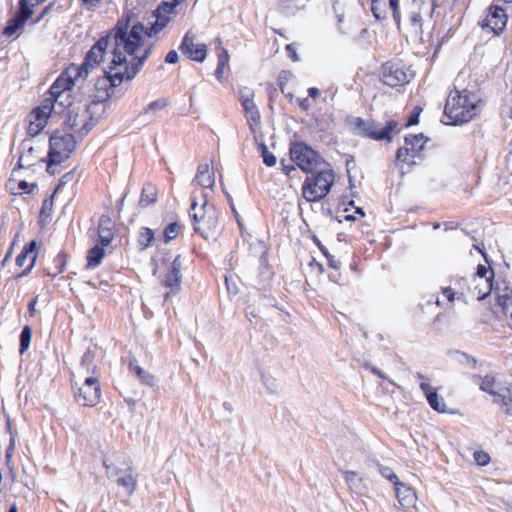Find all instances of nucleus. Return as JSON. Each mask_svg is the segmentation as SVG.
Listing matches in <instances>:
<instances>
[{"label": "nucleus", "mask_w": 512, "mask_h": 512, "mask_svg": "<svg viewBox=\"0 0 512 512\" xmlns=\"http://www.w3.org/2000/svg\"><path fill=\"white\" fill-rule=\"evenodd\" d=\"M168 23V18L158 16L155 23L151 27L146 28L141 22L132 24L130 13H123L115 26L109 29L105 35L101 36L92 45L86 53L83 62L80 65L71 63L60 73V76L74 88L76 81L86 79L89 73L104 61L111 41V59H114V53L118 44L128 42L131 45L129 50L131 48L136 50L134 52H126L120 49L124 60L128 61V63L138 61L145 63L154 47L151 38L162 31Z\"/></svg>", "instance_id": "f257e3e1"}, {"label": "nucleus", "mask_w": 512, "mask_h": 512, "mask_svg": "<svg viewBox=\"0 0 512 512\" xmlns=\"http://www.w3.org/2000/svg\"><path fill=\"white\" fill-rule=\"evenodd\" d=\"M130 46L128 42L118 44L116 52L114 53V59L110 60L107 70L102 76L95 80L92 94L94 103L106 102L114 94L115 88L119 87L125 81L134 79L139 73L144 63L140 61L128 63V61H125L121 56L120 49L127 52ZM135 50V48H131L130 52H134Z\"/></svg>", "instance_id": "f03ea898"}, {"label": "nucleus", "mask_w": 512, "mask_h": 512, "mask_svg": "<svg viewBox=\"0 0 512 512\" xmlns=\"http://www.w3.org/2000/svg\"><path fill=\"white\" fill-rule=\"evenodd\" d=\"M481 100L474 92L467 89L451 90L446 100L442 122L457 126L469 122L480 113Z\"/></svg>", "instance_id": "7ed1b4c3"}, {"label": "nucleus", "mask_w": 512, "mask_h": 512, "mask_svg": "<svg viewBox=\"0 0 512 512\" xmlns=\"http://www.w3.org/2000/svg\"><path fill=\"white\" fill-rule=\"evenodd\" d=\"M73 87L60 75L56 78V80L52 83L48 91L45 93L44 98L41 103L34 107L28 115L29 126H34L35 128H45L49 118L52 115L55 104L60 103L63 105L60 100L61 97L67 93L71 92Z\"/></svg>", "instance_id": "20e7f679"}, {"label": "nucleus", "mask_w": 512, "mask_h": 512, "mask_svg": "<svg viewBox=\"0 0 512 512\" xmlns=\"http://www.w3.org/2000/svg\"><path fill=\"white\" fill-rule=\"evenodd\" d=\"M204 198H206L205 195ZM189 216L192 220L194 231L203 238L209 239L216 235L219 225V213L212 204L208 203L207 199H204L201 205H198L196 199H193Z\"/></svg>", "instance_id": "39448f33"}, {"label": "nucleus", "mask_w": 512, "mask_h": 512, "mask_svg": "<svg viewBox=\"0 0 512 512\" xmlns=\"http://www.w3.org/2000/svg\"><path fill=\"white\" fill-rule=\"evenodd\" d=\"M49 143L47 172L55 174L57 172L55 167L67 160L74 151L76 140L67 130H55L49 137Z\"/></svg>", "instance_id": "423d86ee"}, {"label": "nucleus", "mask_w": 512, "mask_h": 512, "mask_svg": "<svg viewBox=\"0 0 512 512\" xmlns=\"http://www.w3.org/2000/svg\"><path fill=\"white\" fill-rule=\"evenodd\" d=\"M415 73L402 60L392 59L384 62L379 69L380 81L391 88L399 89L411 82Z\"/></svg>", "instance_id": "0eeeda50"}, {"label": "nucleus", "mask_w": 512, "mask_h": 512, "mask_svg": "<svg viewBox=\"0 0 512 512\" xmlns=\"http://www.w3.org/2000/svg\"><path fill=\"white\" fill-rule=\"evenodd\" d=\"M314 174L306 178L302 188L303 195L309 202H316L324 198L334 182V174L331 169L322 167Z\"/></svg>", "instance_id": "6e6552de"}, {"label": "nucleus", "mask_w": 512, "mask_h": 512, "mask_svg": "<svg viewBox=\"0 0 512 512\" xmlns=\"http://www.w3.org/2000/svg\"><path fill=\"white\" fill-rule=\"evenodd\" d=\"M291 160L305 173L314 174L327 167L323 157L303 142L292 143L289 149Z\"/></svg>", "instance_id": "1a4fd4ad"}, {"label": "nucleus", "mask_w": 512, "mask_h": 512, "mask_svg": "<svg viewBox=\"0 0 512 512\" xmlns=\"http://www.w3.org/2000/svg\"><path fill=\"white\" fill-rule=\"evenodd\" d=\"M428 138L419 133L405 136V146L397 150L396 161L398 163L414 164L413 158L424 148Z\"/></svg>", "instance_id": "9d476101"}, {"label": "nucleus", "mask_w": 512, "mask_h": 512, "mask_svg": "<svg viewBox=\"0 0 512 512\" xmlns=\"http://www.w3.org/2000/svg\"><path fill=\"white\" fill-rule=\"evenodd\" d=\"M101 398V388L97 377L87 376L78 392L75 394L76 401L82 406L94 407Z\"/></svg>", "instance_id": "9b49d317"}, {"label": "nucleus", "mask_w": 512, "mask_h": 512, "mask_svg": "<svg viewBox=\"0 0 512 512\" xmlns=\"http://www.w3.org/2000/svg\"><path fill=\"white\" fill-rule=\"evenodd\" d=\"M181 53L189 60L202 63L207 56V45L205 43H196V35L188 31L179 46Z\"/></svg>", "instance_id": "f8f14e48"}, {"label": "nucleus", "mask_w": 512, "mask_h": 512, "mask_svg": "<svg viewBox=\"0 0 512 512\" xmlns=\"http://www.w3.org/2000/svg\"><path fill=\"white\" fill-rule=\"evenodd\" d=\"M182 260L180 255L176 256L171 264L170 271L165 276L163 285L170 291L164 294V300L168 301L171 296L178 294L181 290L182 284Z\"/></svg>", "instance_id": "ddd939ff"}, {"label": "nucleus", "mask_w": 512, "mask_h": 512, "mask_svg": "<svg viewBox=\"0 0 512 512\" xmlns=\"http://www.w3.org/2000/svg\"><path fill=\"white\" fill-rule=\"evenodd\" d=\"M508 16L506 11L496 4L490 5L484 20L483 27L489 28L496 35L503 32L507 25Z\"/></svg>", "instance_id": "4468645a"}, {"label": "nucleus", "mask_w": 512, "mask_h": 512, "mask_svg": "<svg viewBox=\"0 0 512 512\" xmlns=\"http://www.w3.org/2000/svg\"><path fill=\"white\" fill-rule=\"evenodd\" d=\"M508 382H503L500 379L486 375L484 377H478V385L480 389L489 394L492 397L493 403L499 404V401L501 398L500 395H502Z\"/></svg>", "instance_id": "2eb2a0df"}, {"label": "nucleus", "mask_w": 512, "mask_h": 512, "mask_svg": "<svg viewBox=\"0 0 512 512\" xmlns=\"http://www.w3.org/2000/svg\"><path fill=\"white\" fill-rule=\"evenodd\" d=\"M108 477L118 476L116 482L119 486L126 489L127 493L131 495L137 486V479L134 477L130 468L126 470H120L116 467L104 463Z\"/></svg>", "instance_id": "dca6fc26"}, {"label": "nucleus", "mask_w": 512, "mask_h": 512, "mask_svg": "<svg viewBox=\"0 0 512 512\" xmlns=\"http://www.w3.org/2000/svg\"><path fill=\"white\" fill-rule=\"evenodd\" d=\"M420 389L425 394L426 399L433 410L439 413L447 412L444 398L439 396L436 390L429 383L421 382Z\"/></svg>", "instance_id": "f3484780"}, {"label": "nucleus", "mask_w": 512, "mask_h": 512, "mask_svg": "<svg viewBox=\"0 0 512 512\" xmlns=\"http://www.w3.org/2000/svg\"><path fill=\"white\" fill-rule=\"evenodd\" d=\"M36 247H37L36 241H31L28 245H26L23 248L21 253L17 256L16 265L18 267H24L27 262V259L30 257L29 264L26 266V268L23 270V272L20 274V276L27 275L33 268L35 261H36V254H35Z\"/></svg>", "instance_id": "a211bd4d"}, {"label": "nucleus", "mask_w": 512, "mask_h": 512, "mask_svg": "<svg viewBox=\"0 0 512 512\" xmlns=\"http://www.w3.org/2000/svg\"><path fill=\"white\" fill-rule=\"evenodd\" d=\"M395 490L398 501L402 507L409 508L415 506L417 496L410 486L399 481V485H395Z\"/></svg>", "instance_id": "6ab92c4d"}, {"label": "nucleus", "mask_w": 512, "mask_h": 512, "mask_svg": "<svg viewBox=\"0 0 512 512\" xmlns=\"http://www.w3.org/2000/svg\"><path fill=\"white\" fill-rule=\"evenodd\" d=\"M219 45L220 46L217 48V67L215 69V77L220 82H223L226 79L225 74L229 71L230 55L228 50L222 46L220 40Z\"/></svg>", "instance_id": "aec40b11"}, {"label": "nucleus", "mask_w": 512, "mask_h": 512, "mask_svg": "<svg viewBox=\"0 0 512 512\" xmlns=\"http://www.w3.org/2000/svg\"><path fill=\"white\" fill-rule=\"evenodd\" d=\"M423 109L421 106H415L407 116L405 122L391 119L386 122L384 128H409L419 123V118Z\"/></svg>", "instance_id": "412c9836"}, {"label": "nucleus", "mask_w": 512, "mask_h": 512, "mask_svg": "<svg viewBox=\"0 0 512 512\" xmlns=\"http://www.w3.org/2000/svg\"><path fill=\"white\" fill-rule=\"evenodd\" d=\"M194 181L203 188H212L215 184L214 172L210 170L207 163L198 166Z\"/></svg>", "instance_id": "4be33fe9"}, {"label": "nucleus", "mask_w": 512, "mask_h": 512, "mask_svg": "<svg viewBox=\"0 0 512 512\" xmlns=\"http://www.w3.org/2000/svg\"><path fill=\"white\" fill-rule=\"evenodd\" d=\"M254 139L257 144L258 150L261 153V156L263 158V163L267 167L275 166L277 159L274 156V154L268 150V146L264 141V134L262 133V130H259V133H256L254 135Z\"/></svg>", "instance_id": "5701e85b"}, {"label": "nucleus", "mask_w": 512, "mask_h": 512, "mask_svg": "<svg viewBox=\"0 0 512 512\" xmlns=\"http://www.w3.org/2000/svg\"><path fill=\"white\" fill-rule=\"evenodd\" d=\"M111 220L106 216H101L98 226V236L100 243L103 246H108L113 240V233L111 231Z\"/></svg>", "instance_id": "b1692460"}, {"label": "nucleus", "mask_w": 512, "mask_h": 512, "mask_svg": "<svg viewBox=\"0 0 512 512\" xmlns=\"http://www.w3.org/2000/svg\"><path fill=\"white\" fill-rule=\"evenodd\" d=\"M344 479L352 492L357 494H363L366 491V486L363 479L358 477V474L354 471H344Z\"/></svg>", "instance_id": "393cba45"}, {"label": "nucleus", "mask_w": 512, "mask_h": 512, "mask_svg": "<svg viewBox=\"0 0 512 512\" xmlns=\"http://www.w3.org/2000/svg\"><path fill=\"white\" fill-rule=\"evenodd\" d=\"M105 247L101 243L95 245L88 251L87 254V268L94 269L100 265L105 257Z\"/></svg>", "instance_id": "a878e982"}, {"label": "nucleus", "mask_w": 512, "mask_h": 512, "mask_svg": "<svg viewBox=\"0 0 512 512\" xmlns=\"http://www.w3.org/2000/svg\"><path fill=\"white\" fill-rule=\"evenodd\" d=\"M157 190L154 185L147 183L143 186L139 205L141 207H148L156 202Z\"/></svg>", "instance_id": "bb28decb"}, {"label": "nucleus", "mask_w": 512, "mask_h": 512, "mask_svg": "<svg viewBox=\"0 0 512 512\" xmlns=\"http://www.w3.org/2000/svg\"><path fill=\"white\" fill-rule=\"evenodd\" d=\"M504 391L505 392L500 395L501 398H499L500 401L498 405L506 415L512 416V381L507 383Z\"/></svg>", "instance_id": "cd10ccee"}, {"label": "nucleus", "mask_w": 512, "mask_h": 512, "mask_svg": "<svg viewBox=\"0 0 512 512\" xmlns=\"http://www.w3.org/2000/svg\"><path fill=\"white\" fill-rule=\"evenodd\" d=\"M359 135L376 140V141H382L386 140L388 142H391L393 137L390 134L392 130H357Z\"/></svg>", "instance_id": "c85d7f7f"}, {"label": "nucleus", "mask_w": 512, "mask_h": 512, "mask_svg": "<svg viewBox=\"0 0 512 512\" xmlns=\"http://www.w3.org/2000/svg\"><path fill=\"white\" fill-rule=\"evenodd\" d=\"M154 240V232L152 229L142 227L138 234V246L140 250L148 248Z\"/></svg>", "instance_id": "c756f323"}, {"label": "nucleus", "mask_w": 512, "mask_h": 512, "mask_svg": "<svg viewBox=\"0 0 512 512\" xmlns=\"http://www.w3.org/2000/svg\"><path fill=\"white\" fill-rule=\"evenodd\" d=\"M243 109L250 128L258 126L260 124L261 116L255 103H252L247 107H243Z\"/></svg>", "instance_id": "7c9ffc66"}, {"label": "nucleus", "mask_w": 512, "mask_h": 512, "mask_svg": "<svg viewBox=\"0 0 512 512\" xmlns=\"http://www.w3.org/2000/svg\"><path fill=\"white\" fill-rule=\"evenodd\" d=\"M497 305L502 308L505 314H508L512 308V290L506 288L497 296Z\"/></svg>", "instance_id": "2f4dec72"}, {"label": "nucleus", "mask_w": 512, "mask_h": 512, "mask_svg": "<svg viewBox=\"0 0 512 512\" xmlns=\"http://www.w3.org/2000/svg\"><path fill=\"white\" fill-rule=\"evenodd\" d=\"M25 21L19 18L18 16H14L7 23V26L3 30V34L7 37L13 36L19 29L23 28L25 25Z\"/></svg>", "instance_id": "473e14b6"}, {"label": "nucleus", "mask_w": 512, "mask_h": 512, "mask_svg": "<svg viewBox=\"0 0 512 512\" xmlns=\"http://www.w3.org/2000/svg\"><path fill=\"white\" fill-rule=\"evenodd\" d=\"M476 274L478 278L480 280H483L486 284L487 292L483 293V296H486L490 292L492 287L491 278L493 276V272L484 265H479Z\"/></svg>", "instance_id": "72a5a7b5"}, {"label": "nucleus", "mask_w": 512, "mask_h": 512, "mask_svg": "<svg viewBox=\"0 0 512 512\" xmlns=\"http://www.w3.org/2000/svg\"><path fill=\"white\" fill-rule=\"evenodd\" d=\"M239 100L242 107H247L254 103V91L249 87L239 88Z\"/></svg>", "instance_id": "f704fd0d"}, {"label": "nucleus", "mask_w": 512, "mask_h": 512, "mask_svg": "<svg viewBox=\"0 0 512 512\" xmlns=\"http://www.w3.org/2000/svg\"><path fill=\"white\" fill-rule=\"evenodd\" d=\"M53 202H54L53 196L47 197L43 200L42 207L40 210L41 221H46L52 215Z\"/></svg>", "instance_id": "c9c22d12"}, {"label": "nucleus", "mask_w": 512, "mask_h": 512, "mask_svg": "<svg viewBox=\"0 0 512 512\" xmlns=\"http://www.w3.org/2000/svg\"><path fill=\"white\" fill-rule=\"evenodd\" d=\"M32 337V330L29 326H25L20 334V349L19 352L23 354L30 345Z\"/></svg>", "instance_id": "e433bc0d"}, {"label": "nucleus", "mask_w": 512, "mask_h": 512, "mask_svg": "<svg viewBox=\"0 0 512 512\" xmlns=\"http://www.w3.org/2000/svg\"><path fill=\"white\" fill-rule=\"evenodd\" d=\"M278 5L283 13H294L300 9L297 0H279Z\"/></svg>", "instance_id": "4c0bfd02"}, {"label": "nucleus", "mask_w": 512, "mask_h": 512, "mask_svg": "<svg viewBox=\"0 0 512 512\" xmlns=\"http://www.w3.org/2000/svg\"><path fill=\"white\" fill-rule=\"evenodd\" d=\"M180 226L178 223H170L165 229H164V240L166 243L170 242L171 240L175 239L177 235L179 234Z\"/></svg>", "instance_id": "58836bf2"}, {"label": "nucleus", "mask_w": 512, "mask_h": 512, "mask_svg": "<svg viewBox=\"0 0 512 512\" xmlns=\"http://www.w3.org/2000/svg\"><path fill=\"white\" fill-rule=\"evenodd\" d=\"M80 369L86 373L94 372L95 365L93 364V355L90 351L84 353L81 360Z\"/></svg>", "instance_id": "ea45409f"}, {"label": "nucleus", "mask_w": 512, "mask_h": 512, "mask_svg": "<svg viewBox=\"0 0 512 512\" xmlns=\"http://www.w3.org/2000/svg\"><path fill=\"white\" fill-rule=\"evenodd\" d=\"M33 11L28 5L27 0H19V11L16 16L24 20L25 22L31 17Z\"/></svg>", "instance_id": "a19ab883"}, {"label": "nucleus", "mask_w": 512, "mask_h": 512, "mask_svg": "<svg viewBox=\"0 0 512 512\" xmlns=\"http://www.w3.org/2000/svg\"><path fill=\"white\" fill-rule=\"evenodd\" d=\"M137 376L143 384L150 387L154 386L156 383L155 377L144 369H138Z\"/></svg>", "instance_id": "79ce46f5"}, {"label": "nucleus", "mask_w": 512, "mask_h": 512, "mask_svg": "<svg viewBox=\"0 0 512 512\" xmlns=\"http://www.w3.org/2000/svg\"><path fill=\"white\" fill-rule=\"evenodd\" d=\"M380 474L391 481L394 485H399V478L398 476L392 471L390 467L387 466H380L379 467Z\"/></svg>", "instance_id": "37998d69"}, {"label": "nucleus", "mask_w": 512, "mask_h": 512, "mask_svg": "<svg viewBox=\"0 0 512 512\" xmlns=\"http://www.w3.org/2000/svg\"><path fill=\"white\" fill-rule=\"evenodd\" d=\"M292 76V72L289 70H282L278 74V85L282 92H284L285 86L291 80Z\"/></svg>", "instance_id": "c03bdc74"}, {"label": "nucleus", "mask_w": 512, "mask_h": 512, "mask_svg": "<svg viewBox=\"0 0 512 512\" xmlns=\"http://www.w3.org/2000/svg\"><path fill=\"white\" fill-rule=\"evenodd\" d=\"M474 458H475L476 462L481 466H485L486 464H488V462L490 460L489 455L483 451L475 452Z\"/></svg>", "instance_id": "a18cd8bd"}, {"label": "nucleus", "mask_w": 512, "mask_h": 512, "mask_svg": "<svg viewBox=\"0 0 512 512\" xmlns=\"http://www.w3.org/2000/svg\"><path fill=\"white\" fill-rule=\"evenodd\" d=\"M285 50L287 52L288 57L292 61L296 62V61L299 60V57H298L297 52H296L295 45L293 43L287 44L286 47H285Z\"/></svg>", "instance_id": "49530a36"}, {"label": "nucleus", "mask_w": 512, "mask_h": 512, "mask_svg": "<svg viewBox=\"0 0 512 512\" xmlns=\"http://www.w3.org/2000/svg\"><path fill=\"white\" fill-rule=\"evenodd\" d=\"M179 60V56L177 51L171 50L167 53L165 57V62L168 64H176Z\"/></svg>", "instance_id": "de8ad7c7"}, {"label": "nucleus", "mask_w": 512, "mask_h": 512, "mask_svg": "<svg viewBox=\"0 0 512 512\" xmlns=\"http://www.w3.org/2000/svg\"><path fill=\"white\" fill-rule=\"evenodd\" d=\"M389 6L392 9L394 19L397 20L400 17L399 0H389Z\"/></svg>", "instance_id": "09e8293b"}, {"label": "nucleus", "mask_w": 512, "mask_h": 512, "mask_svg": "<svg viewBox=\"0 0 512 512\" xmlns=\"http://www.w3.org/2000/svg\"><path fill=\"white\" fill-rule=\"evenodd\" d=\"M36 185L33 183H28L26 181H20L19 183V189L24 191L25 193H32L35 189Z\"/></svg>", "instance_id": "8fccbe9b"}, {"label": "nucleus", "mask_w": 512, "mask_h": 512, "mask_svg": "<svg viewBox=\"0 0 512 512\" xmlns=\"http://www.w3.org/2000/svg\"><path fill=\"white\" fill-rule=\"evenodd\" d=\"M297 104L299 108L303 111H307L311 107V101L309 100V98H298Z\"/></svg>", "instance_id": "3c124183"}, {"label": "nucleus", "mask_w": 512, "mask_h": 512, "mask_svg": "<svg viewBox=\"0 0 512 512\" xmlns=\"http://www.w3.org/2000/svg\"><path fill=\"white\" fill-rule=\"evenodd\" d=\"M54 263H55L56 267L58 268V271L54 275H56L57 273H61L63 270V267L65 265L64 257L62 255H58L55 258Z\"/></svg>", "instance_id": "603ef678"}, {"label": "nucleus", "mask_w": 512, "mask_h": 512, "mask_svg": "<svg viewBox=\"0 0 512 512\" xmlns=\"http://www.w3.org/2000/svg\"><path fill=\"white\" fill-rule=\"evenodd\" d=\"M167 101L165 99H160L157 101H154L149 104V109L155 110V109H161L164 106H166Z\"/></svg>", "instance_id": "864d4df0"}, {"label": "nucleus", "mask_w": 512, "mask_h": 512, "mask_svg": "<svg viewBox=\"0 0 512 512\" xmlns=\"http://www.w3.org/2000/svg\"><path fill=\"white\" fill-rule=\"evenodd\" d=\"M27 158H28V155H24V154L19 157L18 165L20 168L30 167L33 165V163L28 161Z\"/></svg>", "instance_id": "5fc2aeb1"}, {"label": "nucleus", "mask_w": 512, "mask_h": 512, "mask_svg": "<svg viewBox=\"0 0 512 512\" xmlns=\"http://www.w3.org/2000/svg\"><path fill=\"white\" fill-rule=\"evenodd\" d=\"M308 95H309V97H310L311 99H313L314 101H316V100L320 97L321 92H320V90H319L318 88H316V87H310V88L308 89Z\"/></svg>", "instance_id": "6e6d98bb"}, {"label": "nucleus", "mask_w": 512, "mask_h": 512, "mask_svg": "<svg viewBox=\"0 0 512 512\" xmlns=\"http://www.w3.org/2000/svg\"><path fill=\"white\" fill-rule=\"evenodd\" d=\"M442 293L450 302H452L455 298V293L450 287L444 288Z\"/></svg>", "instance_id": "4d7b16f0"}, {"label": "nucleus", "mask_w": 512, "mask_h": 512, "mask_svg": "<svg viewBox=\"0 0 512 512\" xmlns=\"http://www.w3.org/2000/svg\"><path fill=\"white\" fill-rule=\"evenodd\" d=\"M142 369L137 365V361L135 359L131 360L129 363V370L137 375V370Z\"/></svg>", "instance_id": "13d9d810"}, {"label": "nucleus", "mask_w": 512, "mask_h": 512, "mask_svg": "<svg viewBox=\"0 0 512 512\" xmlns=\"http://www.w3.org/2000/svg\"><path fill=\"white\" fill-rule=\"evenodd\" d=\"M281 164H282V166H283V168H282L283 173H284L285 175H287V176H288V175H290V173H291L292 171H294V170H295V167H294V166H291V165H290V166H287V165H285V164H284V160H282V161H281Z\"/></svg>", "instance_id": "bf43d9fd"}, {"label": "nucleus", "mask_w": 512, "mask_h": 512, "mask_svg": "<svg viewBox=\"0 0 512 512\" xmlns=\"http://www.w3.org/2000/svg\"><path fill=\"white\" fill-rule=\"evenodd\" d=\"M325 255L328 258L329 266L334 268V269H338L339 265H338V262L334 259V257H332V256H330V255H328L326 253H325Z\"/></svg>", "instance_id": "052dcab7"}, {"label": "nucleus", "mask_w": 512, "mask_h": 512, "mask_svg": "<svg viewBox=\"0 0 512 512\" xmlns=\"http://www.w3.org/2000/svg\"><path fill=\"white\" fill-rule=\"evenodd\" d=\"M88 8L95 7L101 0H80Z\"/></svg>", "instance_id": "680f3d73"}, {"label": "nucleus", "mask_w": 512, "mask_h": 512, "mask_svg": "<svg viewBox=\"0 0 512 512\" xmlns=\"http://www.w3.org/2000/svg\"><path fill=\"white\" fill-rule=\"evenodd\" d=\"M21 148L23 150H28L29 153H32L34 151V148L30 145L29 140H24L21 144Z\"/></svg>", "instance_id": "e2e57ef3"}, {"label": "nucleus", "mask_w": 512, "mask_h": 512, "mask_svg": "<svg viewBox=\"0 0 512 512\" xmlns=\"http://www.w3.org/2000/svg\"><path fill=\"white\" fill-rule=\"evenodd\" d=\"M36 303H37V298H34L28 305V310H29V313L31 316H33L34 312H35V306H36Z\"/></svg>", "instance_id": "0e129e2a"}, {"label": "nucleus", "mask_w": 512, "mask_h": 512, "mask_svg": "<svg viewBox=\"0 0 512 512\" xmlns=\"http://www.w3.org/2000/svg\"><path fill=\"white\" fill-rule=\"evenodd\" d=\"M262 379H263V383H264L265 385H267L268 389H269L271 392H272V391H274V388H275V383H274V381H271V383H268L269 381H268V380H266L264 376H262Z\"/></svg>", "instance_id": "69168bd1"}, {"label": "nucleus", "mask_w": 512, "mask_h": 512, "mask_svg": "<svg viewBox=\"0 0 512 512\" xmlns=\"http://www.w3.org/2000/svg\"><path fill=\"white\" fill-rule=\"evenodd\" d=\"M13 442L11 441L10 447L6 451V459L9 460L12 456Z\"/></svg>", "instance_id": "338daca9"}, {"label": "nucleus", "mask_w": 512, "mask_h": 512, "mask_svg": "<svg viewBox=\"0 0 512 512\" xmlns=\"http://www.w3.org/2000/svg\"><path fill=\"white\" fill-rule=\"evenodd\" d=\"M371 371H372L375 375H377V376H379V377H381V378H386V377L384 376V374H383V373H382L378 368L373 367V368L371 369Z\"/></svg>", "instance_id": "774afa93"}]
</instances>
